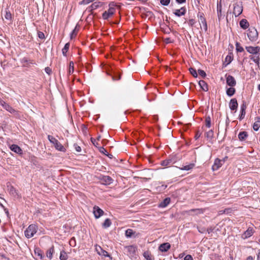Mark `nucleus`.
I'll return each mask as SVG.
<instances>
[{
	"label": "nucleus",
	"mask_w": 260,
	"mask_h": 260,
	"mask_svg": "<svg viewBox=\"0 0 260 260\" xmlns=\"http://www.w3.org/2000/svg\"><path fill=\"white\" fill-rule=\"evenodd\" d=\"M37 226L35 224L30 225L25 231V236L27 238H30L36 233Z\"/></svg>",
	"instance_id": "f257e3e1"
},
{
	"label": "nucleus",
	"mask_w": 260,
	"mask_h": 260,
	"mask_svg": "<svg viewBox=\"0 0 260 260\" xmlns=\"http://www.w3.org/2000/svg\"><path fill=\"white\" fill-rule=\"evenodd\" d=\"M115 8L113 4H110L109 8L103 14V18L104 19H108L112 17L115 13Z\"/></svg>",
	"instance_id": "f03ea898"
},
{
	"label": "nucleus",
	"mask_w": 260,
	"mask_h": 260,
	"mask_svg": "<svg viewBox=\"0 0 260 260\" xmlns=\"http://www.w3.org/2000/svg\"><path fill=\"white\" fill-rule=\"evenodd\" d=\"M247 36L251 41L254 42L257 40L258 34L257 30L255 28L253 27L248 29Z\"/></svg>",
	"instance_id": "7ed1b4c3"
},
{
	"label": "nucleus",
	"mask_w": 260,
	"mask_h": 260,
	"mask_svg": "<svg viewBox=\"0 0 260 260\" xmlns=\"http://www.w3.org/2000/svg\"><path fill=\"white\" fill-rule=\"evenodd\" d=\"M199 18V22L200 24L201 29H202V25H203V28L205 31L207 30V24L204 15L203 13L199 12L198 14Z\"/></svg>",
	"instance_id": "20e7f679"
},
{
	"label": "nucleus",
	"mask_w": 260,
	"mask_h": 260,
	"mask_svg": "<svg viewBox=\"0 0 260 260\" xmlns=\"http://www.w3.org/2000/svg\"><path fill=\"white\" fill-rule=\"evenodd\" d=\"M243 11V7L241 3H238L235 4L234 7L233 14L235 15V16H239Z\"/></svg>",
	"instance_id": "39448f33"
},
{
	"label": "nucleus",
	"mask_w": 260,
	"mask_h": 260,
	"mask_svg": "<svg viewBox=\"0 0 260 260\" xmlns=\"http://www.w3.org/2000/svg\"><path fill=\"white\" fill-rule=\"evenodd\" d=\"M95 249L99 255L104 256L105 257H109L110 258V259H112V257L108 254V253L105 250L103 249L101 246L95 245Z\"/></svg>",
	"instance_id": "423d86ee"
},
{
	"label": "nucleus",
	"mask_w": 260,
	"mask_h": 260,
	"mask_svg": "<svg viewBox=\"0 0 260 260\" xmlns=\"http://www.w3.org/2000/svg\"><path fill=\"white\" fill-rule=\"evenodd\" d=\"M0 105L7 111L11 113H15L16 111L8 104L6 103L3 100L0 101Z\"/></svg>",
	"instance_id": "0eeeda50"
},
{
	"label": "nucleus",
	"mask_w": 260,
	"mask_h": 260,
	"mask_svg": "<svg viewBox=\"0 0 260 260\" xmlns=\"http://www.w3.org/2000/svg\"><path fill=\"white\" fill-rule=\"evenodd\" d=\"M226 83L230 87H234L236 84V81L231 75H228L226 77Z\"/></svg>",
	"instance_id": "6e6552de"
},
{
	"label": "nucleus",
	"mask_w": 260,
	"mask_h": 260,
	"mask_svg": "<svg viewBox=\"0 0 260 260\" xmlns=\"http://www.w3.org/2000/svg\"><path fill=\"white\" fill-rule=\"evenodd\" d=\"M246 49L248 52L253 54H256L260 50V48L258 46L252 47L247 46L246 47Z\"/></svg>",
	"instance_id": "1a4fd4ad"
},
{
	"label": "nucleus",
	"mask_w": 260,
	"mask_h": 260,
	"mask_svg": "<svg viewBox=\"0 0 260 260\" xmlns=\"http://www.w3.org/2000/svg\"><path fill=\"white\" fill-rule=\"evenodd\" d=\"M93 213L96 218L100 217L104 213L103 211L98 206L93 207Z\"/></svg>",
	"instance_id": "9d476101"
},
{
	"label": "nucleus",
	"mask_w": 260,
	"mask_h": 260,
	"mask_svg": "<svg viewBox=\"0 0 260 260\" xmlns=\"http://www.w3.org/2000/svg\"><path fill=\"white\" fill-rule=\"evenodd\" d=\"M238 102L236 99L234 98L231 100L229 103V107L231 110H236L238 107Z\"/></svg>",
	"instance_id": "9b49d317"
},
{
	"label": "nucleus",
	"mask_w": 260,
	"mask_h": 260,
	"mask_svg": "<svg viewBox=\"0 0 260 260\" xmlns=\"http://www.w3.org/2000/svg\"><path fill=\"white\" fill-rule=\"evenodd\" d=\"M254 233V230L252 228H249L242 235L243 239H247L251 237Z\"/></svg>",
	"instance_id": "f8f14e48"
},
{
	"label": "nucleus",
	"mask_w": 260,
	"mask_h": 260,
	"mask_svg": "<svg viewBox=\"0 0 260 260\" xmlns=\"http://www.w3.org/2000/svg\"><path fill=\"white\" fill-rule=\"evenodd\" d=\"M222 165V160L218 158H216L215 160L214 164L212 166V170L213 171H216L220 167H221Z\"/></svg>",
	"instance_id": "ddd939ff"
},
{
	"label": "nucleus",
	"mask_w": 260,
	"mask_h": 260,
	"mask_svg": "<svg viewBox=\"0 0 260 260\" xmlns=\"http://www.w3.org/2000/svg\"><path fill=\"white\" fill-rule=\"evenodd\" d=\"M170 247L169 243H165L161 244L159 247V250L161 252H166Z\"/></svg>",
	"instance_id": "4468645a"
},
{
	"label": "nucleus",
	"mask_w": 260,
	"mask_h": 260,
	"mask_svg": "<svg viewBox=\"0 0 260 260\" xmlns=\"http://www.w3.org/2000/svg\"><path fill=\"white\" fill-rule=\"evenodd\" d=\"M205 211L204 209H191L189 210V213L190 214H193L194 215H199L201 214H203Z\"/></svg>",
	"instance_id": "2eb2a0df"
},
{
	"label": "nucleus",
	"mask_w": 260,
	"mask_h": 260,
	"mask_svg": "<svg viewBox=\"0 0 260 260\" xmlns=\"http://www.w3.org/2000/svg\"><path fill=\"white\" fill-rule=\"evenodd\" d=\"M260 127V117H257L255 118V121L253 123V128L254 131H257Z\"/></svg>",
	"instance_id": "dca6fc26"
},
{
	"label": "nucleus",
	"mask_w": 260,
	"mask_h": 260,
	"mask_svg": "<svg viewBox=\"0 0 260 260\" xmlns=\"http://www.w3.org/2000/svg\"><path fill=\"white\" fill-rule=\"evenodd\" d=\"M10 149L12 151L18 154H21L22 153V150L21 149V148L16 145H12L10 146Z\"/></svg>",
	"instance_id": "f3484780"
},
{
	"label": "nucleus",
	"mask_w": 260,
	"mask_h": 260,
	"mask_svg": "<svg viewBox=\"0 0 260 260\" xmlns=\"http://www.w3.org/2000/svg\"><path fill=\"white\" fill-rule=\"evenodd\" d=\"M240 25L242 28L245 29L248 27L249 23L247 20L243 19L240 22Z\"/></svg>",
	"instance_id": "a211bd4d"
},
{
	"label": "nucleus",
	"mask_w": 260,
	"mask_h": 260,
	"mask_svg": "<svg viewBox=\"0 0 260 260\" xmlns=\"http://www.w3.org/2000/svg\"><path fill=\"white\" fill-rule=\"evenodd\" d=\"M125 249L129 252V255H133L136 252V247L131 245L126 247Z\"/></svg>",
	"instance_id": "6ab92c4d"
},
{
	"label": "nucleus",
	"mask_w": 260,
	"mask_h": 260,
	"mask_svg": "<svg viewBox=\"0 0 260 260\" xmlns=\"http://www.w3.org/2000/svg\"><path fill=\"white\" fill-rule=\"evenodd\" d=\"M170 198H166L159 204L158 207L160 208H165L170 203Z\"/></svg>",
	"instance_id": "aec40b11"
},
{
	"label": "nucleus",
	"mask_w": 260,
	"mask_h": 260,
	"mask_svg": "<svg viewBox=\"0 0 260 260\" xmlns=\"http://www.w3.org/2000/svg\"><path fill=\"white\" fill-rule=\"evenodd\" d=\"M199 84L201 88L204 91H206L208 90L207 84L203 80L199 81Z\"/></svg>",
	"instance_id": "412c9836"
},
{
	"label": "nucleus",
	"mask_w": 260,
	"mask_h": 260,
	"mask_svg": "<svg viewBox=\"0 0 260 260\" xmlns=\"http://www.w3.org/2000/svg\"><path fill=\"white\" fill-rule=\"evenodd\" d=\"M248 134L246 132H241L238 135V138L240 141H244L247 137Z\"/></svg>",
	"instance_id": "4be33fe9"
},
{
	"label": "nucleus",
	"mask_w": 260,
	"mask_h": 260,
	"mask_svg": "<svg viewBox=\"0 0 260 260\" xmlns=\"http://www.w3.org/2000/svg\"><path fill=\"white\" fill-rule=\"evenodd\" d=\"M55 148L60 151L64 152L66 151L65 148L58 141L54 145Z\"/></svg>",
	"instance_id": "5701e85b"
},
{
	"label": "nucleus",
	"mask_w": 260,
	"mask_h": 260,
	"mask_svg": "<svg viewBox=\"0 0 260 260\" xmlns=\"http://www.w3.org/2000/svg\"><path fill=\"white\" fill-rule=\"evenodd\" d=\"M236 92V89L233 87H231L226 89V93L229 96H233Z\"/></svg>",
	"instance_id": "b1692460"
},
{
	"label": "nucleus",
	"mask_w": 260,
	"mask_h": 260,
	"mask_svg": "<svg viewBox=\"0 0 260 260\" xmlns=\"http://www.w3.org/2000/svg\"><path fill=\"white\" fill-rule=\"evenodd\" d=\"M54 252V247L52 246L51 248H50L46 253V256L47 257H48L49 259H51L53 256V254Z\"/></svg>",
	"instance_id": "393cba45"
},
{
	"label": "nucleus",
	"mask_w": 260,
	"mask_h": 260,
	"mask_svg": "<svg viewBox=\"0 0 260 260\" xmlns=\"http://www.w3.org/2000/svg\"><path fill=\"white\" fill-rule=\"evenodd\" d=\"M222 6L221 4H217V15L218 19L220 20L222 17Z\"/></svg>",
	"instance_id": "a878e982"
},
{
	"label": "nucleus",
	"mask_w": 260,
	"mask_h": 260,
	"mask_svg": "<svg viewBox=\"0 0 260 260\" xmlns=\"http://www.w3.org/2000/svg\"><path fill=\"white\" fill-rule=\"evenodd\" d=\"M170 166H173V165L175 164L177 161V155L175 156H171L169 159H168Z\"/></svg>",
	"instance_id": "bb28decb"
},
{
	"label": "nucleus",
	"mask_w": 260,
	"mask_h": 260,
	"mask_svg": "<svg viewBox=\"0 0 260 260\" xmlns=\"http://www.w3.org/2000/svg\"><path fill=\"white\" fill-rule=\"evenodd\" d=\"M103 183L105 184H110L112 183V179L109 176H104L103 178Z\"/></svg>",
	"instance_id": "cd10ccee"
},
{
	"label": "nucleus",
	"mask_w": 260,
	"mask_h": 260,
	"mask_svg": "<svg viewBox=\"0 0 260 260\" xmlns=\"http://www.w3.org/2000/svg\"><path fill=\"white\" fill-rule=\"evenodd\" d=\"M205 137H206L208 139L211 140L213 138L214 136V133L212 130H210L208 132L205 133Z\"/></svg>",
	"instance_id": "c85d7f7f"
},
{
	"label": "nucleus",
	"mask_w": 260,
	"mask_h": 260,
	"mask_svg": "<svg viewBox=\"0 0 260 260\" xmlns=\"http://www.w3.org/2000/svg\"><path fill=\"white\" fill-rule=\"evenodd\" d=\"M68 256L67 253L64 251H61L60 252L59 258L60 260H67Z\"/></svg>",
	"instance_id": "c756f323"
},
{
	"label": "nucleus",
	"mask_w": 260,
	"mask_h": 260,
	"mask_svg": "<svg viewBox=\"0 0 260 260\" xmlns=\"http://www.w3.org/2000/svg\"><path fill=\"white\" fill-rule=\"evenodd\" d=\"M101 6L102 4L100 2H95L93 3L90 7L91 8V10H95Z\"/></svg>",
	"instance_id": "7c9ffc66"
},
{
	"label": "nucleus",
	"mask_w": 260,
	"mask_h": 260,
	"mask_svg": "<svg viewBox=\"0 0 260 260\" xmlns=\"http://www.w3.org/2000/svg\"><path fill=\"white\" fill-rule=\"evenodd\" d=\"M193 166H194L193 164H190L189 165L185 166L182 168H180V170L188 171V170L191 169L193 167Z\"/></svg>",
	"instance_id": "2f4dec72"
},
{
	"label": "nucleus",
	"mask_w": 260,
	"mask_h": 260,
	"mask_svg": "<svg viewBox=\"0 0 260 260\" xmlns=\"http://www.w3.org/2000/svg\"><path fill=\"white\" fill-rule=\"evenodd\" d=\"M111 224V221L109 219L107 218L106 219L104 222L103 223V226L104 228H108L110 226Z\"/></svg>",
	"instance_id": "473e14b6"
},
{
	"label": "nucleus",
	"mask_w": 260,
	"mask_h": 260,
	"mask_svg": "<svg viewBox=\"0 0 260 260\" xmlns=\"http://www.w3.org/2000/svg\"><path fill=\"white\" fill-rule=\"evenodd\" d=\"M48 139L49 141L53 145H55V143H56L57 142H58V140H56L55 138L53 137L48 135Z\"/></svg>",
	"instance_id": "72a5a7b5"
},
{
	"label": "nucleus",
	"mask_w": 260,
	"mask_h": 260,
	"mask_svg": "<svg viewBox=\"0 0 260 260\" xmlns=\"http://www.w3.org/2000/svg\"><path fill=\"white\" fill-rule=\"evenodd\" d=\"M35 256L38 259H41L42 258V254L39 250H35Z\"/></svg>",
	"instance_id": "f704fd0d"
},
{
	"label": "nucleus",
	"mask_w": 260,
	"mask_h": 260,
	"mask_svg": "<svg viewBox=\"0 0 260 260\" xmlns=\"http://www.w3.org/2000/svg\"><path fill=\"white\" fill-rule=\"evenodd\" d=\"M133 234V231L131 229H128L125 231V236L127 237H131Z\"/></svg>",
	"instance_id": "c9c22d12"
},
{
	"label": "nucleus",
	"mask_w": 260,
	"mask_h": 260,
	"mask_svg": "<svg viewBox=\"0 0 260 260\" xmlns=\"http://www.w3.org/2000/svg\"><path fill=\"white\" fill-rule=\"evenodd\" d=\"M236 47L237 52H241L244 51L243 48L240 45V44L239 43H236Z\"/></svg>",
	"instance_id": "e433bc0d"
},
{
	"label": "nucleus",
	"mask_w": 260,
	"mask_h": 260,
	"mask_svg": "<svg viewBox=\"0 0 260 260\" xmlns=\"http://www.w3.org/2000/svg\"><path fill=\"white\" fill-rule=\"evenodd\" d=\"M250 59L253 60L255 63H257V64L259 63V56H250Z\"/></svg>",
	"instance_id": "4c0bfd02"
},
{
	"label": "nucleus",
	"mask_w": 260,
	"mask_h": 260,
	"mask_svg": "<svg viewBox=\"0 0 260 260\" xmlns=\"http://www.w3.org/2000/svg\"><path fill=\"white\" fill-rule=\"evenodd\" d=\"M69 47H70V44L69 43H67L64 48L62 49V54L64 55H66V53L67 52L69 48Z\"/></svg>",
	"instance_id": "58836bf2"
},
{
	"label": "nucleus",
	"mask_w": 260,
	"mask_h": 260,
	"mask_svg": "<svg viewBox=\"0 0 260 260\" xmlns=\"http://www.w3.org/2000/svg\"><path fill=\"white\" fill-rule=\"evenodd\" d=\"M144 256L146 259V260H152V258L150 254L148 252H145L144 253Z\"/></svg>",
	"instance_id": "ea45409f"
},
{
	"label": "nucleus",
	"mask_w": 260,
	"mask_h": 260,
	"mask_svg": "<svg viewBox=\"0 0 260 260\" xmlns=\"http://www.w3.org/2000/svg\"><path fill=\"white\" fill-rule=\"evenodd\" d=\"M69 74H72L74 72V62L73 61H70L69 64Z\"/></svg>",
	"instance_id": "a19ab883"
},
{
	"label": "nucleus",
	"mask_w": 260,
	"mask_h": 260,
	"mask_svg": "<svg viewBox=\"0 0 260 260\" xmlns=\"http://www.w3.org/2000/svg\"><path fill=\"white\" fill-rule=\"evenodd\" d=\"M189 71L191 74L194 77H197L198 76L197 73L196 72V70L193 68H190Z\"/></svg>",
	"instance_id": "79ce46f5"
},
{
	"label": "nucleus",
	"mask_w": 260,
	"mask_h": 260,
	"mask_svg": "<svg viewBox=\"0 0 260 260\" xmlns=\"http://www.w3.org/2000/svg\"><path fill=\"white\" fill-rule=\"evenodd\" d=\"M205 124L206 126L208 127H210L211 126V120L210 117H207L206 118Z\"/></svg>",
	"instance_id": "37998d69"
},
{
	"label": "nucleus",
	"mask_w": 260,
	"mask_h": 260,
	"mask_svg": "<svg viewBox=\"0 0 260 260\" xmlns=\"http://www.w3.org/2000/svg\"><path fill=\"white\" fill-rule=\"evenodd\" d=\"M161 165L163 166H170V162L168 159L162 161L161 163Z\"/></svg>",
	"instance_id": "c03bdc74"
},
{
	"label": "nucleus",
	"mask_w": 260,
	"mask_h": 260,
	"mask_svg": "<svg viewBox=\"0 0 260 260\" xmlns=\"http://www.w3.org/2000/svg\"><path fill=\"white\" fill-rule=\"evenodd\" d=\"M186 11V9L185 7H181L180 8V16L184 15Z\"/></svg>",
	"instance_id": "a18cd8bd"
},
{
	"label": "nucleus",
	"mask_w": 260,
	"mask_h": 260,
	"mask_svg": "<svg viewBox=\"0 0 260 260\" xmlns=\"http://www.w3.org/2000/svg\"><path fill=\"white\" fill-rule=\"evenodd\" d=\"M94 1V0H83L80 2V4L83 5H87L90 2H93Z\"/></svg>",
	"instance_id": "49530a36"
},
{
	"label": "nucleus",
	"mask_w": 260,
	"mask_h": 260,
	"mask_svg": "<svg viewBox=\"0 0 260 260\" xmlns=\"http://www.w3.org/2000/svg\"><path fill=\"white\" fill-rule=\"evenodd\" d=\"M170 2V0H160V3L164 6L168 5Z\"/></svg>",
	"instance_id": "de8ad7c7"
},
{
	"label": "nucleus",
	"mask_w": 260,
	"mask_h": 260,
	"mask_svg": "<svg viewBox=\"0 0 260 260\" xmlns=\"http://www.w3.org/2000/svg\"><path fill=\"white\" fill-rule=\"evenodd\" d=\"M5 17L6 19L9 20L11 18V14L10 13L6 12Z\"/></svg>",
	"instance_id": "09e8293b"
},
{
	"label": "nucleus",
	"mask_w": 260,
	"mask_h": 260,
	"mask_svg": "<svg viewBox=\"0 0 260 260\" xmlns=\"http://www.w3.org/2000/svg\"><path fill=\"white\" fill-rule=\"evenodd\" d=\"M38 37L40 39H43L45 38V35L42 32L39 31L38 33Z\"/></svg>",
	"instance_id": "8fccbe9b"
},
{
	"label": "nucleus",
	"mask_w": 260,
	"mask_h": 260,
	"mask_svg": "<svg viewBox=\"0 0 260 260\" xmlns=\"http://www.w3.org/2000/svg\"><path fill=\"white\" fill-rule=\"evenodd\" d=\"M201 136V133L200 131H197L196 132V135L194 136V138L196 140L198 139L200 136Z\"/></svg>",
	"instance_id": "3c124183"
},
{
	"label": "nucleus",
	"mask_w": 260,
	"mask_h": 260,
	"mask_svg": "<svg viewBox=\"0 0 260 260\" xmlns=\"http://www.w3.org/2000/svg\"><path fill=\"white\" fill-rule=\"evenodd\" d=\"M184 260H193V258L191 255L188 254L184 257Z\"/></svg>",
	"instance_id": "603ef678"
},
{
	"label": "nucleus",
	"mask_w": 260,
	"mask_h": 260,
	"mask_svg": "<svg viewBox=\"0 0 260 260\" xmlns=\"http://www.w3.org/2000/svg\"><path fill=\"white\" fill-rule=\"evenodd\" d=\"M199 74L203 77H205L206 76V73L203 70H199Z\"/></svg>",
	"instance_id": "864d4df0"
},
{
	"label": "nucleus",
	"mask_w": 260,
	"mask_h": 260,
	"mask_svg": "<svg viewBox=\"0 0 260 260\" xmlns=\"http://www.w3.org/2000/svg\"><path fill=\"white\" fill-rule=\"evenodd\" d=\"M245 114H246L245 111H241V115L240 116V119L241 120V119H243Z\"/></svg>",
	"instance_id": "5fc2aeb1"
},
{
	"label": "nucleus",
	"mask_w": 260,
	"mask_h": 260,
	"mask_svg": "<svg viewBox=\"0 0 260 260\" xmlns=\"http://www.w3.org/2000/svg\"><path fill=\"white\" fill-rule=\"evenodd\" d=\"M76 35V28H75L71 34V39H73Z\"/></svg>",
	"instance_id": "6e6d98bb"
},
{
	"label": "nucleus",
	"mask_w": 260,
	"mask_h": 260,
	"mask_svg": "<svg viewBox=\"0 0 260 260\" xmlns=\"http://www.w3.org/2000/svg\"><path fill=\"white\" fill-rule=\"evenodd\" d=\"M232 57L231 56L228 55L225 58L226 61L228 62V64L230 63L232 61Z\"/></svg>",
	"instance_id": "4d7b16f0"
},
{
	"label": "nucleus",
	"mask_w": 260,
	"mask_h": 260,
	"mask_svg": "<svg viewBox=\"0 0 260 260\" xmlns=\"http://www.w3.org/2000/svg\"><path fill=\"white\" fill-rule=\"evenodd\" d=\"M246 109V105L245 103H243L241 107V111H245Z\"/></svg>",
	"instance_id": "13d9d810"
},
{
	"label": "nucleus",
	"mask_w": 260,
	"mask_h": 260,
	"mask_svg": "<svg viewBox=\"0 0 260 260\" xmlns=\"http://www.w3.org/2000/svg\"><path fill=\"white\" fill-rule=\"evenodd\" d=\"M100 151L101 152L105 154L106 155H107L106 152H107V151L103 148V147H100Z\"/></svg>",
	"instance_id": "bf43d9fd"
},
{
	"label": "nucleus",
	"mask_w": 260,
	"mask_h": 260,
	"mask_svg": "<svg viewBox=\"0 0 260 260\" xmlns=\"http://www.w3.org/2000/svg\"><path fill=\"white\" fill-rule=\"evenodd\" d=\"M75 148L77 152H81V147H80V146H77V145H76V146H75Z\"/></svg>",
	"instance_id": "052dcab7"
},
{
	"label": "nucleus",
	"mask_w": 260,
	"mask_h": 260,
	"mask_svg": "<svg viewBox=\"0 0 260 260\" xmlns=\"http://www.w3.org/2000/svg\"><path fill=\"white\" fill-rule=\"evenodd\" d=\"M195 23L194 19H190L189 21V24L190 25L192 26Z\"/></svg>",
	"instance_id": "680f3d73"
},
{
	"label": "nucleus",
	"mask_w": 260,
	"mask_h": 260,
	"mask_svg": "<svg viewBox=\"0 0 260 260\" xmlns=\"http://www.w3.org/2000/svg\"><path fill=\"white\" fill-rule=\"evenodd\" d=\"M91 141L92 144L94 146H97L98 143L96 142V140L95 139H93V138H91Z\"/></svg>",
	"instance_id": "e2e57ef3"
},
{
	"label": "nucleus",
	"mask_w": 260,
	"mask_h": 260,
	"mask_svg": "<svg viewBox=\"0 0 260 260\" xmlns=\"http://www.w3.org/2000/svg\"><path fill=\"white\" fill-rule=\"evenodd\" d=\"M45 71H46V72L47 74H50V73L51 72V69H50V68H46L45 69Z\"/></svg>",
	"instance_id": "0e129e2a"
},
{
	"label": "nucleus",
	"mask_w": 260,
	"mask_h": 260,
	"mask_svg": "<svg viewBox=\"0 0 260 260\" xmlns=\"http://www.w3.org/2000/svg\"><path fill=\"white\" fill-rule=\"evenodd\" d=\"M246 260H253V258L252 256H249L248 257H247V258H246Z\"/></svg>",
	"instance_id": "69168bd1"
},
{
	"label": "nucleus",
	"mask_w": 260,
	"mask_h": 260,
	"mask_svg": "<svg viewBox=\"0 0 260 260\" xmlns=\"http://www.w3.org/2000/svg\"><path fill=\"white\" fill-rule=\"evenodd\" d=\"M257 259L260 260V250L259 251V252L257 255Z\"/></svg>",
	"instance_id": "338daca9"
},
{
	"label": "nucleus",
	"mask_w": 260,
	"mask_h": 260,
	"mask_svg": "<svg viewBox=\"0 0 260 260\" xmlns=\"http://www.w3.org/2000/svg\"><path fill=\"white\" fill-rule=\"evenodd\" d=\"M174 14L177 16H179V10H176L175 11V12H174Z\"/></svg>",
	"instance_id": "774afa93"
}]
</instances>
